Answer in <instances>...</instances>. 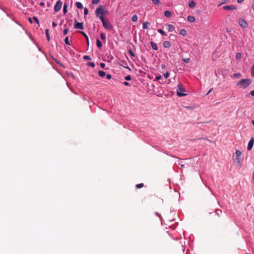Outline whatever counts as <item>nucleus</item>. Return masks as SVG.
Instances as JSON below:
<instances>
[{"instance_id":"nucleus-1","label":"nucleus","mask_w":254,"mask_h":254,"mask_svg":"<svg viewBox=\"0 0 254 254\" xmlns=\"http://www.w3.org/2000/svg\"><path fill=\"white\" fill-rule=\"evenodd\" d=\"M252 83V80L250 79H243L237 83V85L239 86L240 88L245 89L248 87Z\"/></svg>"},{"instance_id":"nucleus-2","label":"nucleus","mask_w":254,"mask_h":254,"mask_svg":"<svg viewBox=\"0 0 254 254\" xmlns=\"http://www.w3.org/2000/svg\"><path fill=\"white\" fill-rule=\"evenodd\" d=\"M103 27L108 30L113 29V26L108 20H106L104 17H100Z\"/></svg>"},{"instance_id":"nucleus-3","label":"nucleus","mask_w":254,"mask_h":254,"mask_svg":"<svg viewBox=\"0 0 254 254\" xmlns=\"http://www.w3.org/2000/svg\"><path fill=\"white\" fill-rule=\"evenodd\" d=\"M177 87L178 89L177 90V95L179 97H182L187 95L186 94L183 93L186 92V89L183 87V85L182 83H179Z\"/></svg>"},{"instance_id":"nucleus-4","label":"nucleus","mask_w":254,"mask_h":254,"mask_svg":"<svg viewBox=\"0 0 254 254\" xmlns=\"http://www.w3.org/2000/svg\"><path fill=\"white\" fill-rule=\"evenodd\" d=\"M96 15L97 17H103L105 14L104 7L103 5H99L96 9L95 11Z\"/></svg>"},{"instance_id":"nucleus-5","label":"nucleus","mask_w":254,"mask_h":254,"mask_svg":"<svg viewBox=\"0 0 254 254\" xmlns=\"http://www.w3.org/2000/svg\"><path fill=\"white\" fill-rule=\"evenodd\" d=\"M241 152L239 150H237L235 154L233 155V159L234 162L237 165L240 164Z\"/></svg>"},{"instance_id":"nucleus-6","label":"nucleus","mask_w":254,"mask_h":254,"mask_svg":"<svg viewBox=\"0 0 254 254\" xmlns=\"http://www.w3.org/2000/svg\"><path fill=\"white\" fill-rule=\"evenodd\" d=\"M239 24L242 28H245L248 27V23L246 20L242 18L239 19Z\"/></svg>"},{"instance_id":"nucleus-7","label":"nucleus","mask_w":254,"mask_h":254,"mask_svg":"<svg viewBox=\"0 0 254 254\" xmlns=\"http://www.w3.org/2000/svg\"><path fill=\"white\" fill-rule=\"evenodd\" d=\"M74 28L75 29H83V23L82 22H78L77 21L76 19H75V23L74 24Z\"/></svg>"},{"instance_id":"nucleus-8","label":"nucleus","mask_w":254,"mask_h":254,"mask_svg":"<svg viewBox=\"0 0 254 254\" xmlns=\"http://www.w3.org/2000/svg\"><path fill=\"white\" fill-rule=\"evenodd\" d=\"M62 2L60 0H59L56 3L55 6H54V10L55 12H58L60 11L62 8Z\"/></svg>"},{"instance_id":"nucleus-9","label":"nucleus","mask_w":254,"mask_h":254,"mask_svg":"<svg viewBox=\"0 0 254 254\" xmlns=\"http://www.w3.org/2000/svg\"><path fill=\"white\" fill-rule=\"evenodd\" d=\"M254 143V138L252 137L251 138L250 140L249 141L248 146H247V149L248 150H251L253 146Z\"/></svg>"},{"instance_id":"nucleus-10","label":"nucleus","mask_w":254,"mask_h":254,"mask_svg":"<svg viewBox=\"0 0 254 254\" xmlns=\"http://www.w3.org/2000/svg\"><path fill=\"white\" fill-rule=\"evenodd\" d=\"M225 10H234L237 8V7L234 5H226L223 7Z\"/></svg>"},{"instance_id":"nucleus-11","label":"nucleus","mask_w":254,"mask_h":254,"mask_svg":"<svg viewBox=\"0 0 254 254\" xmlns=\"http://www.w3.org/2000/svg\"><path fill=\"white\" fill-rule=\"evenodd\" d=\"M163 46L165 48H169L171 47V44L170 42L168 41H166L163 42Z\"/></svg>"},{"instance_id":"nucleus-12","label":"nucleus","mask_w":254,"mask_h":254,"mask_svg":"<svg viewBox=\"0 0 254 254\" xmlns=\"http://www.w3.org/2000/svg\"><path fill=\"white\" fill-rule=\"evenodd\" d=\"M79 32L83 35V36L85 37V39H86V42H87V44L88 45H89V39H88V37L87 36V35H86V33H85L83 31H79Z\"/></svg>"},{"instance_id":"nucleus-13","label":"nucleus","mask_w":254,"mask_h":254,"mask_svg":"<svg viewBox=\"0 0 254 254\" xmlns=\"http://www.w3.org/2000/svg\"><path fill=\"white\" fill-rule=\"evenodd\" d=\"M187 20L189 21V22H193L195 21V18L194 16H191V15H190V16H188V17H187Z\"/></svg>"},{"instance_id":"nucleus-14","label":"nucleus","mask_w":254,"mask_h":254,"mask_svg":"<svg viewBox=\"0 0 254 254\" xmlns=\"http://www.w3.org/2000/svg\"><path fill=\"white\" fill-rule=\"evenodd\" d=\"M150 45L152 48L153 49H154V50L156 51L158 50V47H157V45L156 43H155L154 42L151 41L150 42Z\"/></svg>"},{"instance_id":"nucleus-15","label":"nucleus","mask_w":254,"mask_h":254,"mask_svg":"<svg viewBox=\"0 0 254 254\" xmlns=\"http://www.w3.org/2000/svg\"><path fill=\"white\" fill-rule=\"evenodd\" d=\"M175 30V27L172 24L168 25V30L169 32H172Z\"/></svg>"},{"instance_id":"nucleus-16","label":"nucleus","mask_w":254,"mask_h":254,"mask_svg":"<svg viewBox=\"0 0 254 254\" xmlns=\"http://www.w3.org/2000/svg\"><path fill=\"white\" fill-rule=\"evenodd\" d=\"M189 6L190 8H194L195 6V3L193 0H191L189 2Z\"/></svg>"},{"instance_id":"nucleus-17","label":"nucleus","mask_w":254,"mask_h":254,"mask_svg":"<svg viewBox=\"0 0 254 254\" xmlns=\"http://www.w3.org/2000/svg\"><path fill=\"white\" fill-rule=\"evenodd\" d=\"M164 15L166 17H170L172 16V13L169 10H166L164 12Z\"/></svg>"},{"instance_id":"nucleus-18","label":"nucleus","mask_w":254,"mask_h":254,"mask_svg":"<svg viewBox=\"0 0 254 254\" xmlns=\"http://www.w3.org/2000/svg\"><path fill=\"white\" fill-rule=\"evenodd\" d=\"M150 25V22H146L143 23L142 28L143 29H147L148 28L149 25Z\"/></svg>"},{"instance_id":"nucleus-19","label":"nucleus","mask_w":254,"mask_h":254,"mask_svg":"<svg viewBox=\"0 0 254 254\" xmlns=\"http://www.w3.org/2000/svg\"><path fill=\"white\" fill-rule=\"evenodd\" d=\"M96 44H97V46L99 48H101L102 47V44L101 42L98 39H97L96 40Z\"/></svg>"},{"instance_id":"nucleus-20","label":"nucleus","mask_w":254,"mask_h":254,"mask_svg":"<svg viewBox=\"0 0 254 254\" xmlns=\"http://www.w3.org/2000/svg\"><path fill=\"white\" fill-rule=\"evenodd\" d=\"M99 75L100 77H104L106 75V73L103 70H99L98 72Z\"/></svg>"},{"instance_id":"nucleus-21","label":"nucleus","mask_w":254,"mask_h":254,"mask_svg":"<svg viewBox=\"0 0 254 254\" xmlns=\"http://www.w3.org/2000/svg\"><path fill=\"white\" fill-rule=\"evenodd\" d=\"M45 32H46V37H47V40L48 41H50V35H49V29H47L46 30Z\"/></svg>"},{"instance_id":"nucleus-22","label":"nucleus","mask_w":254,"mask_h":254,"mask_svg":"<svg viewBox=\"0 0 254 254\" xmlns=\"http://www.w3.org/2000/svg\"><path fill=\"white\" fill-rule=\"evenodd\" d=\"M76 6L79 9H81L83 8V5L82 3L80 2H76Z\"/></svg>"},{"instance_id":"nucleus-23","label":"nucleus","mask_w":254,"mask_h":254,"mask_svg":"<svg viewBox=\"0 0 254 254\" xmlns=\"http://www.w3.org/2000/svg\"><path fill=\"white\" fill-rule=\"evenodd\" d=\"M180 34L183 36H185L187 35V31L185 29H181Z\"/></svg>"},{"instance_id":"nucleus-24","label":"nucleus","mask_w":254,"mask_h":254,"mask_svg":"<svg viewBox=\"0 0 254 254\" xmlns=\"http://www.w3.org/2000/svg\"><path fill=\"white\" fill-rule=\"evenodd\" d=\"M137 19H138V18H137V16L136 15H133L131 18L132 21L134 22H137Z\"/></svg>"},{"instance_id":"nucleus-25","label":"nucleus","mask_w":254,"mask_h":254,"mask_svg":"<svg viewBox=\"0 0 254 254\" xmlns=\"http://www.w3.org/2000/svg\"><path fill=\"white\" fill-rule=\"evenodd\" d=\"M233 76L236 78H240L242 76V75L240 73H235Z\"/></svg>"},{"instance_id":"nucleus-26","label":"nucleus","mask_w":254,"mask_h":254,"mask_svg":"<svg viewBox=\"0 0 254 254\" xmlns=\"http://www.w3.org/2000/svg\"><path fill=\"white\" fill-rule=\"evenodd\" d=\"M144 184L143 183L137 184L135 186L136 188L137 189H140L142 187H143Z\"/></svg>"},{"instance_id":"nucleus-27","label":"nucleus","mask_w":254,"mask_h":254,"mask_svg":"<svg viewBox=\"0 0 254 254\" xmlns=\"http://www.w3.org/2000/svg\"><path fill=\"white\" fill-rule=\"evenodd\" d=\"M100 38L102 40H106V36L104 33H101L100 34Z\"/></svg>"},{"instance_id":"nucleus-28","label":"nucleus","mask_w":254,"mask_h":254,"mask_svg":"<svg viewBox=\"0 0 254 254\" xmlns=\"http://www.w3.org/2000/svg\"><path fill=\"white\" fill-rule=\"evenodd\" d=\"M63 12L64 14L67 12V5L65 3L64 5Z\"/></svg>"},{"instance_id":"nucleus-29","label":"nucleus","mask_w":254,"mask_h":254,"mask_svg":"<svg viewBox=\"0 0 254 254\" xmlns=\"http://www.w3.org/2000/svg\"><path fill=\"white\" fill-rule=\"evenodd\" d=\"M83 59L85 60H87V61H90V60H91V58L90 56H87V55H85V56H84L83 57Z\"/></svg>"},{"instance_id":"nucleus-30","label":"nucleus","mask_w":254,"mask_h":254,"mask_svg":"<svg viewBox=\"0 0 254 254\" xmlns=\"http://www.w3.org/2000/svg\"><path fill=\"white\" fill-rule=\"evenodd\" d=\"M152 2L156 5H158L160 3V1L159 0H152Z\"/></svg>"},{"instance_id":"nucleus-31","label":"nucleus","mask_w":254,"mask_h":254,"mask_svg":"<svg viewBox=\"0 0 254 254\" xmlns=\"http://www.w3.org/2000/svg\"><path fill=\"white\" fill-rule=\"evenodd\" d=\"M158 32L159 33H160L161 34H162V35H166V33L164 32L163 30H162V29H158Z\"/></svg>"},{"instance_id":"nucleus-32","label":"nucleus","mask_w":254,"mask_h":254,"mask_svg":"<svg viewBox=\"0 0 254 254\" xmlns=\"http://www.w3.org/2000/svg\"><path fill=\"white\" fill-rule=\"evenodd\" d=\"M236 58L237 60H240L241 58V54L240 53H238L236 55Z\"/></svg>"},{"instance_id":"nucleus-33","label":"nucleus","mask_w":254,"mask_h":254,"mask_svg":"<svg viewBox=\"0 0 254 254\" xmlns=\"http://www.w3.org/2000/svg\"><path fill=\"white\" fill-rule=\"evenodd\" d=\"M251 70L252 75L254 76V64L252 66Z\"/></svg>"},{"instance_id":"nucleus-34","label":"nucleus","mask_w":254,"mask_h":254,"mask_svg":"<svg viewBox=\"0 0 254 254\" xmlns=\"http://www.w3.org/2000/svg\"><path fill=\"white\" fill-rule=\"evenodd\" d=\"M87 64L90 66H91L92 67H94L95 66V64L94 63H92V62H89L87 63Z\"/></svg>"},{"instance_id":"nucleus-35","label":"nucleus","mask_w":254,"mask_h":254,"mask_svg":"<svg viewBox=\"0 0 254 254\" xmlns=\"http://www.w3.org/2000/svg\"><path fill=\"white\" fill-rule=\"evenodd\" d=\"M64 42L67 45H70L69 41H68V37H66L64 39Z\"/></svg>"},{"instance_id":"nucleus-36","label":"nucleus","mask_w":254,"mask_h":254,"mask_svg":"<svg viewBox=\"0 0 254 254\" xmlns=\"http://www.w3.org/2000/svg\"><path fill=\"white\" fill-rule=\"evenodd\" d=\"M169 75H170V73H169L168 72H166V73H165L164 74V77H165L166 79H167V78H168V77H169Z\"/></svg>"},{"instance_id":"nucleus-37","label":"nucleus","mask_w":254,"mask_h":254,"mask_svg":"<svg viewBox=\"0 0 254 254\" xmlns=\"http://www.w3.org/2000/svg\"><path fill=\"white\" fill-rule=\"evenodd\" d=\"M215 212H216V214L218 216H219L220 214L222 213V211L220 210L216 209Z\"/></svg>"},{"instance_id":"nucleus-38","label":"nucleus","mask_w":254,"mask_h":254,"mask_svg":"<svg viewBox=\"0 0 254 254\" xmlns=\"http://www.w3.org/2000/svg\"><path fill=\"white\" fill-rule=\"evenodd\" d=\"M183 61L186 63H189L190 61V58L183 59Z\"/></svg>"},{"instance_id":"nucleus-39","label":"nucleus","mask_w":254,"mask_h":254,"mask_svg":"<svg viewBox=\"0 0 254 254\" xmlns=\"http://www.w3.org/2000/svg\"><path fill=\"white\" fill-rule=\"evenodd\" d=\"M33 19H34V20L37 23V24H39V21L38 20V19L37 18V17H36V16H34L33 17Z\"/></svg>"},{"instance_id":"nucleus-40","label":"nucleus","mask_w":254,"mask_h":254,"mask_svg":"<svg viewBox=\"0 0 254 254\" xmlns=\"http://www.w3.org/2000/svg\"><path fill=\"white\" fill-rule=\"evenodd\" d=\"M84 15H87L88 14V10L87 8H85L84 10Z\"/></svg>"},{"instance_id":"nucleus-41","label":"nucleus","mask_w":254,"mask_h":254,"mask_svg":"<svg viewBox=\"0 0 254 254\" xmlns=\"http://www.w3.org/2000/svg\"><path fill=\"white\" fill-rule=\"evenodd\" d=\"M100 0H92V3L93 4H97L99 2Z\"/></svg>"},{"instance_id":"nucleus-42","label":"nucleus","mask_w":254,"mask_h":254,"mask_svg":"<svg viewBox=\"0 0 254 254\" xmlns=\"http://www.w3.org/2000/svg\"><path fill=\"white\" fill-rule=\"evenodd\" d=\"M68 31V29L67 28H65L64 30L63 33L64 35H66Z\"/></svg>"},{"instance_id":"nucleus-43","label":"nucleus","mask_w":254,"mask_h":254,"mask_svg":"<svg viewBox=\"0 0 254 254\" xmlns=\"http://www.w3.org/2000/svg\"><path fill=\"white\" fill-rule=\"evenodd\" d=\"M125 79L126 80H131V76L130 75H127L125 77Z\"/></svg>"},{"instance_id":"nucleus-44","label":"nucleus","mask_w":254,"mask_h":254,"mask_svg":"<svg viewBox=\"0 0 254 254\" xmlns=\"http://www.w3.org/2000/svg\"><path fill=\"white\" fill-rule=\"evenodd\" d=\"M129 54L130 55H131L132 57H134L135 56V55L134 54L133 52L132 51H131V50L129 51Z\"/></svg>"},{"instance_id":"nucleus-45","label":"nucleus","mask_w":254,"mask_h":254,"mask_svg":"<svg viewBox=\"0 0 254 254\" xmlns=\"http://www.w3.org/2000/svg\"><path fill=\"white\" fill-rule=\"evenodd\" d=\"M162 78V76L161 75H159V76H157L155 77V80H159L160 79H161Z\"/></svg>"},{"instance_id":"nucleus-46","label":"nucleus","mask_w":254,"mask_h":254,"mask_svg":"<svg viewBox=\"0 0 254 254\" xmlns=\"http://www.w3.org/2000/svg\"><path fill=\"white\" fill-rule=\"evenodd\" d=\"M106 77L108 79H110L112 78V76L110 74H108Z\"/></svg>"},{"instance_id":"nucleus-47","label":"nucleus","mask_w":254,"mask_h":254,"mask_svg":"<svg viewBox=\"0 0 254 254\" xmlns=\"http://www.w3.org/2000/svg\"><path fill=\"white\" fill-rule=\"evenodd\" d=\"M100 66L102 68H104L105 66V64H104V63H101L100 64Z\"/></svg>"},{"instance_id":"nucleus-48","label":"nucleus","mask_w":254,"mask_h":254,"mask_svg":"<svg viewBox=\"0 0 254 254\" xmlns=\"http://www.w3.org/2000/svg\"><path fill=\"white\" fill-rule=\"evenodd\" d=\"M52 25L54 27H55L56 26H57V24L55 22H53Z\"/></svg>"},{"instance_id":"nucleus-49","label":"nucleus","mask_w":254,"mask_h":254,"mask_svg":"<svg viewBox=\"0 0 254 254\" xmlns=\"http://www.w3.org/2000/svg\"><path fill=\"white\" fill-rule=\"evenodd\" d=\"M250 94L252 96H254V90L251 91Z\"/></svg>"},{"instance_id":"nucleus-50","label":"nucleus","mask_w":254,"mask_h":254,"mask_svg":"<svg viewBox=\"0 0 254 254\" xmlns=\"http://www.w3.org/2000/svg\"><path fill=\"white\" fill-rule=\"evenodd\" d=\"M124 84L125 85H126V86H128V85H129V83L128 82H127V81L125 82Z\"/></svg>"},{"instance_id":"nucleus-51","label":"nucleus","mask_w":254,"mask_h":254,"mask_svg":"<svg viewBox=\"0 0 254 254\" xmlns=\"http://www.w3.org/2000/svg\"><path fill=\"white\" fill-rule=\"evenodd\" d=\"M244 0H237V2L239 3H242Z\"/></svg>"},{"instance_id":"nucleus-52","label":"nucleus","mask_w":254,"mask_h":254,"mask_svg":"<svg viewBox=\"0 0 254 254\" xmlns=\"http://www.w3.org/2000/svg\"><path fill=\"white\" fill-rule=\"evenodd\" d=\"M213 90V88H211L209 91L208 92H207V93L206 94V95H208V94H209L211 91L212 90Z\"/></svg>"},{"instance_id":"nucleus-53","label":"nucleus","mask_w":254,"mask_h":254,"mask_svg":"<svg viewBox=\"0 0 254 254\" xmlns=\"http://www.w3.org/2000/svg\"><path fill=\"white\" fill-rule=\"evenodd\" d=\"M44 5H45V3H44V2H41L40 3V6H44Z\"/></svg>"},{"instance_id":"nucleus-54","label":"nucleus","mask_w":254,"mask_h":254,"mask_svg":"<svg viewBox=\"0 0 254 254\" xmlns=\"http://www.w3.org/2000/svg\"><path fill=\"white\" fill-rule=\"evenodd\" d=\"M104 12H105V14H108V11L107 9H104Z\"/></svg>"},{"instance_id":"nucleus-55","label":"nucleus","mask_w":254,"mask_h":254,"mask_svg":"<svg viewBox=\"0 0 254 254\" xmlns=\"http://www.w3.org/2000/svg\"><path fill=\"white\" fill-rule=\"evenodd\" d=\"M29 22H30L31 23H32L33 22H32V19H31V18H29Z\"/></svg>"},{"instance_id":"nucleus-56","label":"nucleus","mask_w":254,"mask_h":254,"mask_svg":"<svg viewBox=\"0 0 254 254\" xmlns=\"http://www.w3.org/2000/svg\"><path fill=\"white\" fill-rule=\"evenodd\" d=\"M252 8L253 9L254 11V2L253 3V4L252 5Z\"/></svg>"},{"instance_id":"nucleus-57","label":"nucleus","mask_w":254,"mask_h":254,"mask_svg":"<svg viewBox=\"0 0 254 254\" xmlns=\"http://www.w3.org/2000/svg\"><path fill=\"white\" fill-rule=\"evenodd\" d=\"M162 68L163 69V68H165V65L164 64H162Z\"/></svg>"},{"instance_id":"nucleus-58","label":"nucleus","mask_w":254,"mask_h":254,"mask_svg":"<svg viewBox=\"0 0 254 254\" xmlns=\"http://www.w3.org/2000/svg\"><path fill=\"white\" fill-rule=\"evenodd\" d=\"M252 123L253 125L254 126V120L252 121Z\"/></svg>"},{"instance_id":"nucleus-59","label":"nucleus","mask_w":254,"mask_h":254,"mask_svg":"<svg viewBox=\"0 0 254 254\" xmlns=\"http://www.w3.org/2000/svg\"><path fill=\"white\" fill-rule=\"evenodd\" d=\"M224 3V2H222V3H221V4H219V5H218V6H220L221 4H223Z\"/></svg>"},{"instance_id":"nucleus-60","label":"nucleus","mask_w":254,"mask_h":254,"mask_svg":"<svg viewBox=\"0 0 254 254\" xmlns=\"http://www.w3.org/2000/svg\"><path fill=\"white\" fill-rule=\"evenodd\" d=\"M227 31L228 32H230V31H229V30H228V29H227Z\"/></svg>"}]
</instances>
